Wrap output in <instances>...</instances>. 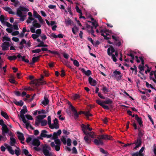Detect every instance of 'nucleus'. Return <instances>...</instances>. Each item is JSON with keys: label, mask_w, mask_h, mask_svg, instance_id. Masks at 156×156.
Here are the masks:
<instances>
[{"label": "nucleus", "mask_w": 156, "mask_h": 156, "mask_svg": "<svg viewBox=\"0 0 156 156\" xmlns=\"http://www.w3.org/2000/svg\"><path fill=\"white\" fill-rule=\"evenodd\" d=\"M51 150V148L48 145H45L42 147V152L44 154L47 156L51 153L50 152V151Z\"/></svg>", "instance_id": "7ed1b4c3"}, {"label": "nucleus", "mask_w": 156, "mask_h": 156, "mask_svg": "<svg viewBox=\"0 0 156 156\" xmlns=\"http://www.w3.org/2000/svg\"><path fill=\"white\" fill-rule=\"evenodd\" d=\"M86 135L88 136L89 135L92 138H94V137L95 134L93 132H87L85 134Z\"/></svg>", "instance_id": "f704fd0d"}, {"label": "nucleus", "mask_w": 156, "mask_h": 156, "mask_svg": "<svg viewBox=\"0 0 156 156\" xmlns=\"http://www.w3.org/2000/svg\"><path fill=\"white\" fill-rule=\"evenodd\" d=\"M65 22L67 26L71 25L73 22L69 18L68 20L65 19Z\"/></svg>", "instance_id": "c756f323"}, {"label": "nucleus", "mask_w": 156, "mask_h": 156, "mask_svg": "<svg viewBox=\"0 0 156 156\" xmlns=\"http://www.w3.org/2000/svg\"><path fill=\"white\" fill-rule=\"evenodd\" d=\"M1 115L7 120L9 119V117L7 114L2 111L1 112Z\"/></svg>", "instance_id": "c85d7f7f"}, {"label": "nucleus", "mask_w": 156, "mask_h": 156, "mask_svg": "<svg viewBox=\"0 0 156 156\" xmlns=\"http://www.w3.org/2000/svg\"><path fill=\"white\" fill-rule=\"evenodd\" d=\"M144 133V131H142L141 129H139L138 136L137 138L140 139H142L141 138L143 136Z\"/></svg>", "instance_id": "bb28decb"}, {"label": "nucleus", "mask_w": 156, "mask_h": 156, "mask_svg": "<svg viewBox=\"0 0 156 156\" xmlns=\"http://www.w3.org/2000/svg\"><path fill=\"white\" fill-rule=\"evenodd\" d=\"M131 155L132 156H144V154H140L137 152L133 153L131 154Z\"/></svg>", "instance_id": "37998d69"}, {"label": "nucleus", "mask_w": 156, "mask_h": 156, "mask_svg": "<svg viewBox=\"0 0 156 156\" xmlns=\"http://www.w3.org/2000/svg\"><path fill=\"white\" fill-rule=\"evenodd\" d=\"M110 48H108L107 50V54L108 55L110 56H112V59L113 61L115 62H116L117 61V59L116 58L115 55L112 54V53L115 52V49L113 47L112 45H109Z\"/></svg>", "instance_id": "f03ea898"}, {"label": "nucleus", "mask_w": 156, "mask_h": 156, "mask_svg": "<svg viewBox=\"0 0 156 156\" xmlns=\"http://www.w3.org/2000/svg\"><path fill=\"white\" fill-rule=\"evenodd\" d=\"M98 140L95 139L94 141V144L97 145H103V142L102 140L99 137V136L98 137Z\"/></svg>", "instance_id": "9d476101"}, {"label": "nucleus", "mask_w": 156, "mask_h": 156, "mask_svg": "<svg viewBox=\"0 0 156 156\" xmlns=\"http://www.w3.org/2000/svg\"><path fill=\"white\" fill-rule=\"evenodd\" d=\"M17 57L18 58V60L20 61H21V59H20L21 58L22 59V60L23 61H24L25 59V56H21L20 53H18Z\"/></svg>", "instance_id": "2f4dec72"}, {"label": "nucleus", "mask_w": 156, "mask_h": 156, "mask_svg": "<svg viewBox=\"0 0 156 156\" xmlns=\"http://www.w3.org/2000/svg\"><path fill=\"white\" fill-rule=\"evenodd\" d=\"M10 140V145L11 146H15L16 142V140L13 137H11Z\"/></svg>", "instance_id": "393cba45"}, {"label": "nucleus", "mask_w": 156, "mask_h": 156, "mask_svg": "<svg viewBox=\"0 0 156 156\" xmlns=\"http://www.w3.org/2000/svg\"><path fill=\"white\" fill-rule=\"evenodd\" d=\"M99 137L101 139H104V140H112V136L109 135H100L99 136Z\"/></svg>", "instance_id": "423d86ee"}, {"label": "nucleus", "mask_w": 156, "mask_h": 156, "mask_svg": "<svg viewBox=\"0 0 156 156\" xmlns=\"http://www.w3.org/2000/svg\"><path fill=\"white\" fill-rule=\"evenodd\" d=\"M19 116H20V118L22 119V120L24 123H26L27 122V121L26 120L25 118V115H24L23 114H20L19 115L18 114Z\"/></svg>", "instance_id": "e433bc0d"}, {"label": "nucleus", "mask_w": 156, "mask_h": 156, "mask_svg": "<svg viewBox=\"0 0 156 156\" xmlns=\"http://www.w3.org/2000/svg\"><path fill=\"white\" fill-rule=\"evenodd\" d=\"M41 50V51L42 50L43 51H48V52L50 53L51 54H54L57 55H58L59 54V53L58 52L55 51H51L50 50H48L47 48H42Z\"/></svg>", "instance_id": "ddd939ff"}, {"label": "nucleus", "mask_w": 156, "mask_h": 156, "mask_svg": "<svg viewBox=\"0 0 156 156\" xmlns=\"http://www.w3.org/2000/svg\"><path fill=\"white\" fill-rule=\"evenodd\" d=\"M113 102V101L112 100L108 98H107L105 100L103 101V103L104 104H112Z\"/></svg>", "instance_id": "473e14b6"}, {"label": "nucleus", "mask_w": 156, "mask_h": 156, "mask_svg": "<svg viewBox=\"0 0 156 156\" xmlns=\"http://www.w3.org/2000/svg\"><path fill=\"white\" fill-rule=\"evenodd\" d=\"M28 15L29 16V17H28V19L31 21L34 20V18L31 17L32 16V13L31 12H28Z\"/></svg>", "instance_id": "c03bdc74"}, {"label": "nucleus", "mask_w": 156, "mask_h": 156, "mask_svg": "<svg viewBox=\"0 0 156 156\" xmlns=\"http://www.w3.org/2000/svg\"><path fill=\"white\" fill-rule=\"evenodd\" d=\"M16 14L18 16H19L20 18V20L22 21H23L24 20V18L26 17V15H23V14H21L20 13H16Z\"/></svg>", "instance_id": "a878e982"}, {"label": "nucleus", "mask_w": 156, "mask_h": 156, "mask_svg": "<svg viewBox=\"0 0 156 156\" xmlns=\"http://www.w3.org/2000/svg\"><path fill=\"white\" fill-rule=\"evenodd\" d=\"M113 76L116 78L117 81L120 80L122 78V76L121 75V73L120 71L115 70L113 72Z\"/></svg>", "instance_id": "20e7f679"}, {"label": "nucleus", "mask_w": 156, "mask_h": 156, "mask_svg": "<svg viewBox=\"0 0 156 156\" xmlns=\"http://www.w3.org/2000/svg\"><path fill=\"white\" fill-rule=\"evenodd\" d=\"M71 140L70 138H68L67 140V144L68 146H70L71 145Z\"/></svg>", "instance_id": "e2e57ef3"}, {"label": "nucleus", "mask_w": 156, "mask_h": 156, "mask_svg": "<svg viewBox=\"0 0 156 156\" xmlns=\"http://www.w3.org/2000/svg\"><path fill=\"white\" fill-rule=\"evenodd\" d=\"M4 145L7 149L9 153L13 155L15 153L16 155L17 156H18L20 154V150L19 147H16L17 149L15 150V151H14V150L12 149V147L9 146L7 144H5Z\"/></svg>", "instance_id": "f257e3e1"}, {"label": "nucleus", "mask_w": 156, "mask_h": 156, "mask_svg": "<svg viewBox=\"0 0 156 156\" xmlns=\"http://www.w3.org/2000/svg\"><path fill=\"white\" fill-rule=\"evenodd\" d=\"M14 93L17 96H20L21 94L19 91H15L14 92Z\"/></svg>", "instance_id": "774afa93"}, {"label": "nucleus", "mask_w": 156, "mask_h": 156, "mask_svg": "<svg viewBox=\"0 0 156 156\" xmlns=\"http://www.w3.org/2000/svg\"><path fill=\"white\" fill-rule=\"evenodd\" d=\"M89 82L90 84L92 86H95L97 84L96 81L91 77H90L88 79Z\"/></svg>", "instance_id": "f3484780"}, {"label": "nucleus", "mask_w": 156, "mask_h": 156, "mask_svg": "<svg viewBox=\"0 0 156 156\" xmlns=\"http://www.w3.org/2000/svg\"><path fill=\"white\" fill-rule=\"evenodd\" d=\"M44 100L41 102L42 104L45 106L47 105L49 103V100L48 98L46 96L44 97Z\"/></svg>", "instance_id": "5701e85b"}, {"label": "nucleus", "mask_w": 156, "mask_h": 156, "mask_svg": "<svg viewBox=\"0 0 156 156\" xmlns=\"http://www.w3.org/2000/svg\"><path fill=\"white\" fill-rule=\"evenodd\" d=\"M74 115V118L76 120L79 117V114L77 111L73 112Z\"/></svg>", "instance_id": "de8ad7c7"}, {"label": "nucleus", "mask_w": 156, "mask_h": 156, "mask_svg": "<svg viewBox=\"0 0 156 156\" xmlns=\"http://www.w3.org/2000/svg\"><path fill=\"white\" fill-rule=\"evenodd\" d=\"M53 123L52 124V126L54 127V129H58L59 128V124L57 118H55L53 120Z\"/></svg>", "instance_id": "f8f14e48"}, {"label": "nucleus", "mask_w": 156, "mask_h": 156, "mask_svg": "<svg viewBox=\"0 0 156 156\" xmlns=\"http://www.w3.org/2000/svg\"><path fill=\"white\" fill-rule=\"evenodd\" d=\"M101 90L105 93H107L109 91V89L107 88L106 87L103 85V87L101 89Z\"/></svg>", "instance_id": "58836bf2"}, {"label": "nucleus", "mask_w": 156, "mask_h": 156, "mask_svg": "<svg viewBox=\"0 0 156 156\" xmlns=\"http://www.w3.org/2000/svg\"><path fill=\"white\" fill-rule=\"evenodd\" d=\"M44 78L43 76L42 75L41 78L39 79V81H38V83H39V85H43L46 84V82L45 81H43V79Z\"/></svg>", "instance_id": "cd10ccee"}, {"label": "nucleus", "mask_w": 156, "mask_h": 156, "mask_svg": "<svg viewBox=\"0 0 156 156\" xmlns=\"http://www.w3.org/2000/svg\"><path fill=\"white\" fill-rule=\"evenodd\" d=\"M79 69L81 70L82 73H84L87 76H89L91 74V72L89 70H88L86 71L84 68H80Z\"/></svg>", "instance_id": "a211bd4d"}, {"label": "nucleus", "mask_w": 156, "mask_h": 156, "mask_svg": "<svg viewBox=\"0 0 156 156\" xmlns=\"http://www.w3.org/2000/svg\"><path fill=\"white\" fill-rule=\"evenodd\" d=\"M17 58V56L15 55L13 56H9L7 58L10 61L16 60Z\"/></svg>", "instance_id": "c9c22d12"}, {"label": "nucleus", "mask_w": 156, "mask_h": 156, "mask_svg": "<svg viewBox=\"0 0 156 156\" xmlns=\"http://www.w3.org/2000/svg\"><path fill=\"white\" fill-rule=\"evenodd\" d=\"M19 116H20V118L22 119V120L24 123H26L27 122V121L26 120L25 118V115H24L23 114H20L19 115L18 114Z\"/></svg>", "instance_id": "4c0bfd02"}, {"label": "nucleus", "mask_w": 156, "mask_h": 156, "mask_svg": "<svg viewBox=\"0 0 156 156\" xmlns=\"http://www.w3.org/2000/svg\"><path fill=\"white\" fill-rule=\"evenodd\" d=\"M79 115L81 114H84L87 117V118L88 119L89 116H92L93 115L89 113V111L85 112L83 111H80L78 113Z\"/></svg>", "instance_id": "9b49d317"}, {"label": "nucleus", "mask_w": 156, "mask_h": 156, "mask_svg": "<svg viewBox=\"0 0 156 156\" xmlns=\"http://www.w3.org/2000/svg\"><path fill=\"white\" fill-rule=\"evenodd\" d=\"M131 52L130 53H128L127 54V55L130 56L131 58V59H134V55L132 53L133 52H134L132 51H131Z\"/></svg>", "instance_id": "3c124183"}, {"label": "nucleus", "mask_w": 156, "mask_h": 156, "mask_svg": "<svg viewBox=\"0 0 156 156\" xmlns=\"http://www.w3.org/2000/svg\"><path fill=\"white\" fill-rule=\"evenodd\" d=\"M17 133L18 135V138L20 140L24 141V140L25 138L23 133L19 131L17 132Z\"/></svg>", "instance_id": "6ab92c4d"}, {"label": "nucleus", "mask_w": 156, "mask_h": 156, "mask_svg": "<svg viewBox=\"0 0 156 156\" xmlns=\"http://www.w3.org/2000/svg\"><path fill=\"white\" fill-rule=\"evenodd\" d=\"M9 46V43L8 42L5 41L4 42L2 46V50L3 51L8 50Z\"/></svg>", "instance_id": "1a4fd4ad"}, {"label": "nucleus", "mask_w": 156, "mask_h": 156, "mask_svg": "<svg viewBox=\"0 0 156 156\" xmlns=\"http://www.w3.org/2000/svg\"><path fill=\"white\" fill-rule=\"evenodd\" d=\"M146 87H148L149 88L150 87L151 89H154V87L152 86V85L151 84H149L146 81Z\"/></svg>", "instance_id": "6e6d98bb"}, {"label": "nucleus", "mask_w": 156, "mask_h": 156, "mask_svg": "<svg viewBox=\"0 0 156 156\" xmlns=\"http://www.w3.org/2000/svg\"><path fill=\"white\" fill-rule=\"evenodd\" d=\"M62 55L66 59H68L69 57V56L68 54L65 52L62 53Z\"/></svg>", "instance_id": "4d7b16f0"}, {"label": "nucleus", "mask_w": 156, "mask_h": 156, "mask_svg": "<svg viewBox=\"0 0 156 156\" xmlns=\"http://www.w3.org/2000/svg\"><path fill=\"white\" fill-rule=\"evenodd\" d=\"M51 146L52 147H55V149L57 151H59L61 145H55L54 142H52L51 143Z\"/></svg>", "instance_id": "aec40b11"}, {"label": "nucleus", "mask_w": 156, "mask_h": 156, "mask_svg": "<svg viewBox=\"0 0 156 156\" xmlns=\"http://www.w3.org/2000/svg\"><path fill=\"white\" fill-rule=\"evenodd\" d=\"M39 37V35L36 34H33L31 35V37L34 39H35Z\"/></svg>", "instance_id": "bf43d9fd"}, {"label": "nucleus", "mask_w": 156, "mask_h": 156, "mask_svg": "<svg viewBox=\"0 0 156 156\" xmlns=\"http://www.w3.org/2000/svg\"><path fill=\"white\" fill-rule=\"evenodd\" d=\"M61 140L64 144L65 145L66 144V139L64 136H62L61 139Z\"/></svg>", "instance_id": "603ef678"}, {"label": "nucleus", "mask_w": 156, "mask_h": 156, "mask_svg": "<svg viewBox=\"0 0 156 156\" xmlns=\"http://www.w3.org/2000/svg\"><path fill=\"white\" fill-rule=\"evenodd\" d=\"M39 60V57H34L32 58L33 61V63H35L38 61Z\"/></svg>", "instance_id": "09e8293b"}, {"label": "nucleus", "mask_w": 156, "mask_h": 156, "mask_svg": "<svg viewBox=\"0 0 156 156\" xmlns=\"http://www.w3.org/2000/svg\"><path fill=\"white\" fill-rule=\"evenodd\" d=\"M22 153L24 154L25 155H28L29 154L28 151L26 149H23L22 150Z\"/></svg>", "instance_id": "8fccbe9b"}, {"label": "nucleus", "mask_w": 156, "mask_h": 156, "mask_svg": "<svg viewBox=\"0 0 156 156\" xmlns=\"http://www.w3.org/2000/svg\"><path fill=\"white\" fill-rule=\"evenodd\" d=\"M33 26L34 27L37 28H39L41 27V25L38 23H34L33 25Z\"/></svg>", "instance_id": "49530a36"}, {"label": "nucleus", "mask_w": 156, "mask_h": 156, "mask_svg": "<svg viewBox=\"0 0 156 156\" xmlns=\"http://www.w3.org/2000/svg\"><path fill=\"white\" fill-rule=\"evenodd\" d=\"M4 9L8 12L10 14H14L15 12L12 11V9L9 7H5L3 8Z\"/></svg>", "instance_id": "4be33fe9"}, {"label": "nucleus", "mask_w": 156, "mask_h": 156, "mask_svg": "<svg viewBox=\"0 0 156 156\" xmlns=\"http://www.w3.org/2000/svg\"><path fill=\"white\" fill-rule=\"evenodd\" d=\"M33 16L35 18H37L39 17L40 15L38 14L36 11H34L33 12Z\"/></svg>", "instance_id": "a18cd8bd"}, {"label": "nucleus", "mask_w": 156, "mask_h": 156, "mask_svg": "<svg viewBox=\"0 0 156 156\" xmlns=\"http://www.w3.org/2000/svg\"><path fill=\"white\" fill-rule=\"evenodd\" d=\"M142 143V139H140L137 138V140H135V142L133 143V144L136 145V146L134 148V149H136L137 148L140 147Z\"/></svg>", "instance_id": "39448f33"}, {"label": "nucleus", "mask_w": 156, "mask_h": 156, "mask_svg": "<svg viewBox=\"0 0 156 156\" xmlns=\"http://www.w3.org/2000/svg\"><path fill=\"white\" fill-rule=\"evenodd\" d=\"M81 127L82 128V131H83L84 133L85 134L87 132L86 131L87 130V126L83 124H82L81 126Z\"/></svg>", "instance_id": "7c9ffc66"}, {"label": "nucleus", "mask_w": 156, "mask_h": 156, "mask_svg": "<svg viewBox=\"0 0 156 156\" xmlns=\"http://www.w3.org/2000/svg\"><path fill=\"white\" fill-rule=\"evenodd\" d=\"M48 133V132L45 130H42L41 131L40 134V137L39 139L42 140L43 139L42 137H46V133Z\"/></svg>", "instance_id": "412c9836"}, {"label": "nucleus", "mask_w": 156, "mask_h": 156, "mask_svg": "<svg viewBox=\"0 0 156 156\" xmlns=\"http://www.w3.org/2000/svg\"><path fill=\"white\" fill-rule=\"evenodd\" d=\"M80 97V96L77 94H75L73 96V99L75 100L77 99Z\"/></svg>", "instance_id": "5fc2aeb1"}, {"label": "nucleus", "mask_w": 156, "mask_h": 156, "mask_svg": "<svg viewBox=\"0 0 156 156\" xmlns=\"http://www.w3.org/2000/svg\"><path fill=\"white\" fill-rule=\"evenodd\" d=\"M62 133L61 129H59L57 132H55L52 135V139L53 140H55L58 139V136H60Z\"/></svg>", "instance_id": "6e6552de"}, {"label": "nucleus", "mask_w": 156, "mask_h": 156, "mask_svg": "<svg viewBox=\"0 0 156 156\" xmlns=\"http://www.w3.org/2000/svg\"><path fill=\"white\" fill-rule=\"evenodd\" d=\"M29 11V9L25 7L20 6L17 9V13L22 14V11L23 12H28Z\"/></svg>", "instance_id": "0eeeda50"}, {"label": "nucleus", "mask_w": 156, "mask_h": 156, "mask_svg": "<svg viewBox=\"0 0 156 156\" xmlns=\"http://www.w3.org/2000/svg\"><path fill=\"white\" fill-rule=\"evenodd\" d=\"M41 126H46L47 124V122L46 120H44L42 121H41Z\"/></svg>", "instance_id": "79ce46f5"}, {"label": "nucleus", "mask_w": 156, "mask_h": 156, "mask_svg": "<svg viewBox=\"0 0 156 156\" xmlns=\"http://www.w3.org/2000/svg\"><path fill=\"white\" fill-rule=\"evenodd\" d=\"M135 119L137 122L138 123L140 127L143 126V122L141 118L139 117L137 115H135Z\"/></svg>", "instance_id": "4468645a"}, {"label": "nucleus", "mask_w": 156, "mask_h": 156, "mask_svg": "<svg viewBox=\"0 0 156 156\" xmlns=\"http://www.w3.org/2000/svg\"><path fill=\"white\" fill-rule=\"evenodd\" d=\"M2 131L5 133H8L9 132V130L5 124L4 125L2 126Z\"/></svg>", "instance_id": "b1692460"}, {"label": "nucleus", "mask_w": 156, "mask_h": 156, "mask_svg": "<svg viewBox=\"0 0 156 156\" xmlns=\"http://www.w3.org/2000/svg\"><path fill=\"white\" fill-rule=\"evenodd\" d=\"M32 144L34 146L38 147L40 144V142L38 139L35 138L32 141Z\"/></svg>", "instance_id": "dca6fc26"}, {"label": "nucleus", "mask_w": 156, "mask_h": 156, "mask_svg": "<svg viewBox=\"0 0 156 156\" xmlns=\"http://www.w3.org/2000/svg\"><path fill=\"white\" fill-rule=\"evenodd\" d=\"M41 51V50L40 49H36L33 50L32 51L33 53H37L40 52Z\"/></svg>", "instance_id": "864d4df0"}, {"label": "nucleus", "mask_w": 156, "mask_h": 156, "mask_svg": "<svg viewBox=\"0 0 156 156\" xmlns=\"http://www.w3.org/2000/svg\"><path fill=\"white\" fill-rule=\"evenodd\" d=\"M54 140V143L56 144V145H61V142L59 139H57Z\"/></svg>", "instance_id": "a19ab883"}, {"label": "nucleus", "mask_w": 156, "mask_h": 156, "mask_svg": "<svg viewBox=\"0 0 156 156\" xmlns=\"http://www.w3.org/2000/svg\"><path fill=\"white\" fill-rule=\"evenodd\" d=\"M96 103L99 105L102 106V105L104 104V103L103 102H102L101 101L99 100H97L96 101Z\"/></svg>", "instance_id": "680f3d73"}, {"label": "nucleus", "mask_w": 156, "mask_h": 156, "mask_svg": "<svg viewBox=\"0 0 156 156\" xmlns=\"http://www.w3.org/2000/svg\"><path fill=\"white\" fill-rule=\"evenodd\" d=\"M46 117V115H39L37 116V119L39 121H41V120L44 118Z\"/></svg>", "instance_id": "72a5a7b5"}, {"label": "nucleus", "mask_w": 156, "mask_h": 156, "mask_svg": "<svg viewBox=\"0 0 156 156\" xmlns=\"http://www.w3.org/2000/svg\"><path fill=\"white\" fill-rule=\"evenodd\" d=\"M9 82L12 83L13 84H16V81L15 80L12 78H11L9 79Z\"/></svg>", "instance_id": "0e129e2a"}, {"label": "nucleus", "mask_w": 156, "mask_h": 156, "mask_svg": "<svg viewBox=\"0 0 156 156\" xmlns=\"http://www.w3.org/2000/svg\"><path fill=\"white\" fill-rule=\"evenodd\" d=\"M35 32L37 34L39 35L40 36V34L41 33V29H38L35 31Z\"/></svg>", "instance_id": "69168bd1"}, {"label": "nucleus", "mask_w": 156, "mask_h": 156, "mask_svg": "<svg viewBox=\"0 0 156 156\" xmlns=\"http://www.w3.org/2000/svg\"><path fill=\"white\" fill-rule=\"evenodd\" d=\"M73 64L77 67L79 66L80 65L79 62L76 60L73 61Z\"/></svg>", "instance_id": "13d9d810"}, {"label": "nucleus", "mask_w": 156, "mask_h": 156, "mask_svg": "<svg viewBox=\"0 0 156 156\" xmlns=\"http://www.w3.org/2000/svg\"><path fill=\"white\" fill-rule=\"evenodd\" d=\"M2 41H10V39L8 37L4 36L3 37Z\"/></svg>", "instance_id": "052dcab7"}, {"label": "nucleus", "mask_w": 156, "mask_h": 156, "mask_svg": "<svg viewBox=\"0 0 156 156\" xmlns=\"http://www.w3.org/2000/svg\"><path fill=\"white\" fill-rule=\"evenodd\" d=\"M84 140L85 143L87 144H90L91 143V139L88 136L86 135L84 137Z\"/></svg>", "instance_id": "2eb2a0df"}, {"label": "nucleus", "mask_w": 156, "mask_h": 156, "mask_svg": "<svg viewBox=\"0 0 156 156\" xmlns=\"http://www.w3.org/2000/svg\"><path fill=\"white\" fill-rule=\"evenodd\" d=\"M5 18L3 15H1L0 16V21L1 23L4 24L5 22Z\"/></svg>", "instance_id": "ea45409f"}, {"label": "nucleus", "mask_w": 156, "mask_h": 156, "mask_svg": "<svg viewBox=\"0 0 156 156\" xmlns=\"http://www.w3.org/2000/svg\"><path fill=\"white\" fill-rule=\"evenodd\" d=\"M75 8L76 9V11L77 12L80 13V14H82V12H81V10L80 9H79V7L78 6H76Z\"/></svg>", "instance_id": "338daca9"}]
</instances>
